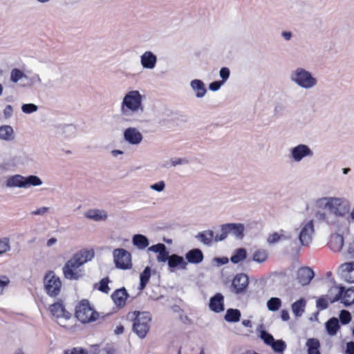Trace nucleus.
<instances>
[{
    "instance_id": "1",
    "label": "nucleus",
    "mask_w": 354,
    "mask_h": 354,
    "mask_svg": "<svg viewBox=\"0 0 354 354\" xmlns=\"http://www.w3.org/2000/svg\"><path fill=\"white\" fill-rule=\"evenodd\" d=\"M313 212L315 219L319 223L336 228L344 233L348 230L350 221L345 218L350 213V218L354 221V208L351 211L349 201L343 197L322 196L313 200Z\"/></svg>"
},
{
    "instance_id": "2",
    "label": "nucleus",
    "mask_w": 354,
    "mask_h": 354,
    "mask_svg": "<svg viewBox=\"0 0 354 354\" xmlns=\"http://www.w3.org/2000/svg\"><path fill=\"white\" fill-rule=\"evenodd\" d=\"M93 250H81L75 253L62 268L64 277L69 280H77L84 276L82 266L94 257Z\"/></svg>"
},
{
    "instance_id": "3",
    "label": "nucleus",
    "mask_w": 354,
    "mask_h": 354,
    "mask_svg": "<svg viewBox=\"0 0 354 354\" xmlns=\"http://www.w3.org/2000/svg\"><path fill=\"white\" fill-rule=\"evenodd\" d=\"M145 95L138 90L127 91L120 104V114L127 121H137L132 120L134 116H140L145 112L143 100Z\"/></svg>"
},
{
    "instance_id": "4",
    "label": "nucleus",
    "mask_w": 354,
    "mask_h": 354,
    "mask_svg": "<svg viewBox=\"0 0 354 354\" xmlns=\"http://www.w3.org/2000/svg\"><path fill=\"white\" fill-rule=\"evenodd\" d=\"M290 80L304 90H310L317 86V79L311 72L302 67H297L291 71Z\"/></svg>"
},
{
    "instance_id": "5",
    "label": "nucleus",
    "mask_w": 354,
    "mask_h": 354,
    "mask_svg": "<svg viewBox=\"0 0 354 354\" xmlns=\"http://www.w3.org/2000/svg\"><path fill=\"white\" fill-rule=\"evenodd\" d=\"M306 209H311L313 212V202L311 205H307ZM313 217H314L313 216ZM314 221L317 222L315 218L313 219L305 220L301 223L298 228L297 239L301 246H308L313 241V236L315 234V225Z\"/></svg>"
},
{
    "instance_id": "6",
    "label": "nucleus",
    "mask_w": 354,
    "mask_h": 354,
    "mask_svg": "<svg viewBox=\"0 0 354 354\" xmlns=\"http://www.w3.org/2000/svg\"><path fill=\"white\" fill-rule=\"evenodd\" d=\"M48 310L59 325L66 328H70L72 326V315L66 309L62 300H58L50 305Z\"/></svg>"
},
{
    "instance_id": "7",
    "label": "nucleus",
    "mask_w": 354,
    "mask_h": 354,
    "mask_svg": "<svg viewBox=\"0 0 354 354\" xmlns=\"http://www.w3.org/2000/svg\"><path fill=\"white\" fill-rule=\"evenodd\" d=\"M133 331L141 339L146 337L151 327V317L147 312H134Z\"/></svg>"
},
{
    "instance_id": "8",
    "label": "nucleus",
    "mask_w": 354,
    "mask_h": 354,
    "mask_svg": "<svg viewBox=\"0 0 354 354\" xmlns=\"http://www.w3.org/2000/svg\"><path fill=\"white\" fill-rule=\"evenodd\" d=\"M44 287L50 297H57L62 290V283L59 277L55 272L48 271L44 277Z\"/></svg>"
},
{
    "instance_id": "9",
    "label": "nucleus",
    "mask_w": 354,
    "mask_h": 354,
    "mask_svg": "<svg viewBox=\"0 0 354 354\" xmlns=\"http://www.w3.org/2000/svg\"><path fill=\"white\" fill-rule=\"evenodd\" d=\"M75 316L82 323H88L97 319L95 312L86 300L82 301L76 307Z\"/></svg>"
},
{
    "instance_id": "10",
    "label": "nucleus",
    "mask_w": 354,
    "mask_h": 354,
    "mask_svg": "<svg viewBox=\"0 0 354 354\" xmlns=\"http://www.w3.org/2000/svg\"><path fill=\"white\" fill-rule=\"evenodd\" d=\"M113 259L118 269L125 270L132 268L131 254L123 248H117L113 251Z\"/></svg>"
},
{
    "instance_id": "11",
    "label": "nucleus",
    "mask_w": 354,
    "mask_h": 354,
    "mask_svg": "<svg viewBox=\"0 0 354 354\" xmlns=\"http://www.w3.org/2000/svg\"><path fill=\"white\" fill-rule=\"evenodd\" d=\"M314 156L312 149L306 144H299L289 149V157L295 162H300L304 159Z\"/></svg>"
},
{
    "instance_id": "12",
    "label": "nucleus",
    "mask_w": 354,
    "mask_h": 354,
    "mask_svg": "<svg viewBox=\"0 0 354 354\" xmlns=\"http://www.w3.org/2000/svg\"><path fill=\"white\" fill-rule=\"evenodd\" d=\"M124 140L133 146L139 145L143 139L142 133L136 127H128L123 132Z\"/></svg>"
},
{
    "instance_id": "13",
    "label": "nucleus",
    "mask_w": 354,
    "mask_h": 354,
    "mask_svg": "<svg viewBox=\"0 0 354 354\" xmlns=\"http://www.w3.org/2000/svg\"><path fill=\"white\" fill-rule=\"evenodd\" d=\"M337 272L346 281L354 283V261L340 265Z\"/></svg>"
},
{
    "instance_id": "14",
    "label": "nucleus",
    "mask_w": 354,
    "mask_h": 354,
    "mask_svg": "<svg viewBox=\"0 0 354 354\" xmlns=\"http://www.w3.org/2000/svg\"><path fill=\"white\" fill-rule=\"evenodd\" d=\"M84 216L87 219L95 221H106L109 218V214L106 210L103 209H89L84 212Z\"/></svg>"
},
{
    "instance_id": "15",
    "label": "nucleus",
    "mask_w": 354,
    "mask_h": 354,
    "mask_svg": "<svg viewBox=\"0 0 354 354\" xmlns=\"http://www.w3.org/2000/svg\"><path fill=\"white\" fill-rule=\"evenodd\" d=\"M157 57L151 51H145L140 56V64L143 68L153 70L157 64Z\"/></svg>"
},
{
    "instance_id": "16",
    "label": "nucleus",
    "mask_w": 354,
    "mask_h": 354,
    "mask_svg": "<svg viewBox=\"0 0 354 354\" xmlns=\"http://www.w3.org/2000/svg\"><path fill=\"white\" fill-rule=\"evenodd\" d=\"M168 266L171 272L174 271V269L186 270L187 262L183 257L174 254L170 255Z\"/></svg>"
},
{
    "instance_id": "17",
    "label": "nucleus",
    "mask_w": 354,
    "mask_h": 354,
    "mask_svg": "<svg viewBox=\"0 0 354 354\" xmlns=\"http://www.w3.org/2000/svg\"><path fill=\"white\" fill-rule=\"evenodd\" d=\"M328 245L330 250L335 252H342L344 245V239L343 235L339 233L332 234L330 238Z\"/></svg>"
},
{
    "instance_id": "18",
    "label": "nucleus",
    "mask_w": 354,
    "mask_h": 354,
    "mask_svg": "<svg viewBox=\"0 0 354 354\" xmlns=\"http://www.w3.org/2000/svg\"><path fill=\"white\" fill-rule=\"evenodd\" d=\"M313 277L314 272L308 267L301 268L297 271V278L299 283L302 286L308 284Z\"/></svg>"
},
{
    "instance_id": "19",
    "label": "nucleus",
    "mask_w": 354,
    "mask_h": 354,
    "mask_svg": "<svg viewBox=\"0 0 354 354\" xmlns=\"http://www.w3.org/2000/svg\"><path fill=\"white\" fill-rule=\"evenodd\" d=\"M248 285V277L246 274L241 273L236 274L232 281V286L236 293L243 292Z\"/></svg>"
},
{
    "instance_id": "20",
    "label": "nucleus",
    "mask_w": 354,
    "mask_h": 354,
    "mask_svg": "<svg viewBox=\"0 0 354 354\" xmlns=\"http://www.w3.org/2000/svg\"><path fill=\"white\" fill-rule=\"evenodd\" d=\"M6 187L8 188H24L25 189V176L20 174L10 176L6 181Z\"/></svg>"
},
{
    "instance_id": "21",
    "label": "nucleus",
    "mask_w": 354,
    "mask_h": 354,
    "mask_svg": "<svg viewBox=\"0 0 354 354\" xmlns=\"http://www.w3.org/2000/svg\"><path fill=\"white\" fill-rule=\"evenodd\" d=\"M129 295L124 288L116 290L111 295L114 304L118 307H123Z\"/></svg>"
},
{
    "instance_id": "22",
    "label": "nucleus",
    "mask_w": 354,
    "mask_h": 354,
    "mask_svg": "<svg viewBox=\"0 0 354 354\" xmlns=\"http://www.w3.org/2000/svg\"><path fill=\"white\" fill-rule=\"evenodd\" d=\"M224 230L236 238L242 239L245 227L241 223H227L224 225Z\"/></svg>"
},
{
    "instance_id": "23",
    "label": "nucleus",
    "mask_w": 354,
    "mask_h": 354,
    "mask_svg": "<svg viewBox=\"0 0 354 354\" xmlns=\"http://www.w3.org/2000/svg\"><path fill=\"white\" fill-rule=\"evenodd\" d=\"M192 89L195 92L197 98L203 97L207 93V89L204 82L201 80H193L190 82Z\"/></svg>"
},
{
    "instance_id": "24",
    "label": "nucleus",
    "mask_w": 354,
    "mask_h": 354,
    "mask_svg": "<svg viewBox=\"0 0 354 354\" xmlns=\"http://www.w3.org/2000/svg\"><path fill=\"white\" fill-rule=\"evenodd\" d=\"M209 308L216 313L224 310L223 296L221 293H217L209 301Z\"/></svg>"
},
{
    "instance_id": "25",
    "label": "nucleus",
    "mask_w": 354,
    "mask_h": 354,
    "mask_svg": "<svg viewBox=\"0 0 354 354\" xmlns=\"http://www.w3.org/2000/svg\"><path fill=\"white\" fill-rule=\"evenodd\" d=\"M15 138L13 128L10 125L0 127V140L6 142H12Z\"/></svg>"
},
{
    "instance_id": "26",
    "label": "nucleus",
    "mask_w": 354,
    "mask_h": 354,
    "mask_svg": "<svg viewBox=\"0 0 354 354\" xmlns=\"http://www.w3.org/2000/svg\"><path fill=\"white\" fill-rule=\"evenodd\" d=\"M187 262L191 263H199L203 259V254L199 249H192L185 254Z\"/></svg>"
},
{
    "instance_id": "27",
    "label": "nucleus",
    "mask_w": 354,
    "mask_h": 354,
    "mask_svg": "<svg viewBox=\"0 0 354 354\" xmlns=\"http://www.w3.org/2000/svg\"><path fill=\"white\" fill-rule=\"evenodd\" d=\"M343 293V287L334 286L331 287L326 297L330 303H334L340 299Z\"/></svg>"
},
{
    "instance_id": "28",
    "label": "nucleus",
    "mask_w": 354,
    "mask_h": 354,
    "mask_svg": "<svg viewBox=\"0 0 354 354\" xmlns=\"http://www.w3.org/2000/svg\"><path fill=\"white\" fill-rule=\"evenodd\" d=\"M132 243L139 250H144L149 245L148 239L142 234H135L132 238Z\"/></svg>"
},
{
    "instance_id": "29",
    "label": "nucleus",
    "mask_w": 354,
    "mask_h": 354,
    "mask_svg": "<svg viewBox=\"0 0 354 354\" xmlns=\"http://www.w3.org/2000/svg\"><path fill=\"white\" fill-rule=\"evenodd\" d=\"M151 275V270L149 266H147L140 275V285L139 289L142 290L145 288L148 283Z\"/></svg>"
},
{
    "instance_id": "30",
    "label": "nucleus",
    "mask_w": 354,
    "mask_h": 354,
    "mask_svg": "<svg viewBox=\"0 0 354 354\" xmlns=\"http://www.w3.org/2000/svg\"><path fill=\"white\" fill-rule=\"evenodd\" d=\"M339 300L345 306H349L354 303V288H350L346 290H343V293Z\"/></svg>"
},
{
    "instance_id": "31",
    "label": "nucleus",
    "mask_w": 354,
    "mask_h": 354,
    "mask_svg": "<svg viewBox=\"0 0 354 354\" xmlns=\"http://www.w3.org/2000/svg\"><path fill=\"white\" fill-rule=\"evenodd\" d=\"M197 238L205 245H210L214 240V234L212 230H205L198 234Z\"/></svg>"
},
{
    "instance_id": "32",
    "label": "nucleus",
    "mask_w": 354,
    "mask_h": 354,
    "mask_svg": "<svg viewBox=\"0 0 354 354\" xmlns=\"http://www.w3.org/2000/svg\"><path fill=\"white\" fill-rule=\"evenodd\" d=\"M326 328L328 332V333L330 335H334L337 333V331L339 328V321L337 318L333 317L330 319L326 323Z\"/></svg>"
},
{
    "instance_id": "33",
    "label": "nucleus",
    "mask_w": 354,
    "mask_h": 354,
    "mask_svg": "<svg viewBox=\"0 0 354 354\" xmlns=\"http://www.w3.org/2000/svg\"><path fill=\"white\" fill-rule=\"evenodd\" d=\"M306 344L308 347V354H320L319 351L320 344L318 339L315 338L308 339Z\"/></svg>"
},
{
    "instance_id": "34",
    "label": "nucleus",
    "mask_w": 354,
    "mask_h": 354,
    "mask_svg": "<svg viewBox=\"0 0 354 354\" xmlns=\"http://www.w3.org/2000/svg\"><path fill=\"white\" fill-rule=\"evenodd\" d=\"M247 257V251L244 248L236 249L232 255L230 260L234 263H238Z\"/></svg>"
},
{
    "instance_id": "35",
    "label": "nucleus",
    "mask_w": 354,
    "mask_h": 354,
    "mask_svg": "<svg viewBox=\"0 0 354 354\" xmlns=\"http://www.w3.org/2000/svg\"><path fill=\"white\" fill-rule=\"evenodd\" d=\"M306 301L304 299H299L292 304V310L297 317H300L304 312Z\"/></svg>"
},
{
    "instance_id": "36",
    "label": "nucleus",
    "mask_w": 354,
    "mask_h": 354,
    "mask_svg": "<svg viewBox=\"0 0 354 354\" xmlns=\"http://www.w3.org/2000/svg\"><path fill=\"white\" fill-rule=\"evenodd\" d=\"M43 184L41 179L37 176L30 175L25 177V189L31 186L39 187Z\"/></svg>"
},
{
    "instance_id": "37",
    "label": "nucleus",
    "mask_w": 354,
    "mask_h": 354,
    "mask_svg": "<svg viewBox=\"0 0 354 354\" xmlns=\"http://www.w3.org/2000/svg\"><path fill=\"white\" fill-rule=\"evenodd\" d=\"M268 257V252L263 249H258L255 250L252 254V260L259 263H264Z\"/></svg>"
},
{
    "instance_id": "38",
    "label": "nucleus",
    "mask_w": 354,
    "mask_h": 354,
    "mask_svg": "<svg viewBox=\"0 0 354 354\" xmlns=\"http://www.w3.org/2000/svg\"><path fill=\"white\" fill-rule=\"evenodd\" d=\"M241 317V313L237 309H228L225 315V319L229 322H239Z\"/></svg>"
},
{
    "instance_id": "39",
    "label": "nucleus",
    "mask_w": 354,
    "mask_h": 354,
    "mask_svg": "<svg viewBox=\"0 0 354 354\" xmlns=\"http://www.w3.org/2000/svg\"><path fill=\"white\" fill-rule=\"evenodd\" d=\"M281 306V301L279 298L272 297L267 302V307L270 311L277 310Z\"/></svg>"
},
{
    "instance_id": "40",
    "label": "nucleus",
    "mask_w": 354,
    "mask_h": 354,
    "mask_svg": "<svg viewBox=\"0 0 354 354\" xmlns=\"http://www.w3.org/2000/svg\"><path fill=\"white\" fill-rule=\"evenodd\" d=\"M26 75L19 68H13L10 72V81L17 83L23 78H26Z\"/></svg>"
},
{
    "instance_id": "41",
    "label": "nucleus",
    "mask_w": 354,
    "mask_h": 354,
    "mask_svg": "<svg viewBox=\"0 0 354 354\" xmlns=\"http://www.w3.org/2000/svg\"><path fill=\"white\" fill-rule=\"evenodd\" d=\"M11 250L9 238L5 237L0 239V256L10 252Z\"/></svg>"
},
{
    "instance_id": "42",
    "label": "nucleus",
    "mask_w": 354,
    "mask_h": 354,
    "mask_svg": "<svg viewBox=\"0 0 354 354\" xmlns=\"http://www.w3.org/2000/svg\"><path fill=\"white\" fill-rule=\"evenodd\" d=\"M274 352L282 353L286 348V344L283 340H274V343L270 345Z\"/></svg>"
},
{
    "instance_id": "43",
    "label": "nucleus",
    "mask_w": 354,
    "mask_h": 354,
    "mask_svg": "<svg viewBox=\"0 0 354 354\" xmlns=\"http://www.w3.org/2000/svg\"><path fill=\"white\" fill-rule=\"evenodd\" d=\"M38 110V106L35 104H24L21 106V111L26 114H30L36 112Z\"/></svg>"
},
{
    "instance_id": "44",
    "label": "nucleus",
    "mask_w": 354,
    "mask_h": 354,
    "mask_svg": "<svg viewBox=\"0 0 354 354\" xmlns=\"http://www.w3.org/2000/svg\"><path fill=\"white\" fill-rule=\"evenodd\" d=\"M260 337L263 340L264 343L268 346H270L272 343H274V339L273 336L266 331H261Z\"/></svg>"
},
{
    "instance_id": "45",
    "label": "nucleus",
    "mask_w": 354,
    "mask_h": 354,
    "mask_svg": "<svg viewBox=\"0 0 354 354\" xmlns=\"http://www.w3.org/2000/svg\"><path fill=\"white\" fill-rule=\"evenodd\" d=\"M339 319L342 324H347L351 320V315L348 311L343 310L340 312Z\"/></svg>"
},
{
    "instance_id": "46",
    "label": "nucleus",
    "mask_w": 354,
    "mask_h": 354,
    "mask_svg": "<svg viewBox=\"0 0 354 354\" xmlns=\"http://www.w3.org/2000/svg\"><path fill=\"white\" fill-rule=\"evenodd\" d=\"M166 184L165 181L160 180L149 186V188L157 192H162L165 190Z\"/></svg>"
},
{
    "instance_id": "47",
    "label": "nucleus",
    "mask_w": 354,
    "mask_h": 354,
    "mask_svg": "<svg viewBox=\"0 0 354 354\" xmlns=\"http://www.w3.org/2000/svg\"><path fill=\"white\" fill-rule=\"evenodd\" d=\"M165 245L163 243H158L156 245H153L151 247L148 248V251L152 252L157 254H160L162 252H165V250L166 249Z\"/></svg>"
},
{
    "instance_id": "48",
    "label": "nucleus",
    "mask_w": 354,
    "mask_h": 354,
    "mask_svg": "<svg viewBox=\"0 0 354 354\" xmlns=\"http://www.w3.org/2000/svg\"><path fill=\"white\" fill-rule=\"evenodd\" d=\"M10 279L6 276L0 277V295H2L4 290L8 287L10 284Z\"/></svg>"
},
{
    "instance_id": "49",
    "label": "nucleus",
    "mask_w": 354,
    "mask_h": 354,
    "mask_svg": "<svg viewBox=\"0 0 354 354\" xmlns=\"http://www.w3.org/2000/svg\"><path fill=\"white\" fill-rule=\"evenodd\" d=\"M219 75L221 78V82L225 84L229 79L230 75V71L227 67H223L220 69Z\"/></svg>"
},
{
    "instance_id": "50",
    "label": "nucleus",
    "mask_w": 354,
    "mask_h": 354,
    "mask_svg": "<svg viewBox=\"0 0 354 354\" xmlns=\"http://www.w3.org/2000/svg\"><path fill=\"white\" fill-rule=\"evenodd\" d=\"M109 282V280L108 278L102 279L99 283L98 290L103 292L109 293L110 290V288L108 286Z\"/></svg>"
},
{
    "instance_id": "51",
    "label": "nucleus",
    "mask_w": 354,
    "mask_h": 354,
    "mask_svg": "<svg viewBox=\"0 0 354 354\" xmlns=\"http://www.w3.org/2000/svg\"><path fill=\"white\" fill-rule=\"evenodd\" d=\"M345 253L351 257L354 256V234L352 236L351 240L347 243Z\"/></svg>"
},
{
    "instance_id": "52",
    "label": "nucleus",
    "mask_w": 354,
    "mask_h": 354,
    "mask_svg": "<svg viewBox=\"0 0 354 354\" xmlns=\"http://www.w3.org/2000/svg\"><path fill=\"white\" fill-rule=\"evenodd\" d=\"M50 211V208L48 207H41L39 208H37V209L32 211L31 212L32 215L35 216H44L48 213Z\"/></svg>"
},
{
    "instance_id": "53",
    "label": "nucleus",
    "mask_w": 354,
    "mask_h": 354,
    "mask_svg": "<svg viewBox=\"0 0 354 354\" xmlns=\"http://www.w3.org/2000/svg\"><path fill=\"white\" fill-rule=\"evenodd\" d=\"M170 258V256L169 255V252L167 250V248L165 250V252H161L157 256V261L159 263L162 262H169V259Z\"/></svg>"
},
{
    "instance_id": "54",
    "label": "nucleus",
    "mask_w": 354,
    "mask_h": 354,
    "mask_svg": "<svg viewBox=\"0 0 354 354\" xmlns=\"http://www.w3.org/2000/svg\"><path fill=\"white\" fill-rule=\"evenodd\" d=\"M228 234H229V232L228 231H225L224 230V225H223L221 226V234H217L214 235V241H223V240H224L227 237Z\"/></svg>"
},
{
    "instance_id": "55",
    "label": "nucleus",
    "mask_w": 354,
    "mask_h": 354,
    "mask_svg": "<svg viewBox=\"0 0 354 354\" xmlns=\"http://www.w3.org/2000/svg\"><path fill=\"white\" fill-rule=\"evenodd\" d=\"M329 300L328 297H321L317 301V306L321 309H325L328 306Z\"/></svg>"
},
{
    "instance_id": "56",
    "label": "nucleus",
    "mask_w": 354,
    "mask_h": 354,
    "mask_svg": "<svg viewBox=\"0 0 354 354\" xmlns=\"http://www.w3.org/2000/svg\"><path fill=\"white\" fill-rule=\"evenodd\" d=\"M224 84L220 81H214L209 84V88L212 91H216L221 88Z\"/></svg>"
},
{
    "instance_id": "57",
    "label": "nucleus",
    "mask_w": 354,
    "mask_h": 354,
    "mask_svg": "<svg viewBox=\"0 0 354 354\" xmlns=\"http://www.w3.org/2000/svg\"><path fill=\"white\" fill-rule=\"evenodd\" d=\"M280 241L290 240L292 237L290 232L281 230L279 232Z\"/></svg>"
},
{
    "instance_id": "58",
    "label": "nucleus",
    "mask_w": 354,
    "mask_h": 354,
    "mask_svg": "<svg viewBox=\"0 0 354 354\" xmlns=\"http://www.w3.org/2000/svg\"><path fill=\"white\" fill-rule=\"evenodd\" d=\"M278 241H280L279 232H274L268 237V242L269 243H275Z\"/></svg>"
},
{
    "instance_id": "59",
    "label": "nucleus",
    "mask_w": 354,
    "mask_h": 354,
    "mask_svg": "<svg viewBox=\"0 0 354 354\" xmlns=\"http://www.w3.org/2000/svg\"><path fill=\"white\" fill-rule=\"evenodd\" d=\"M98 354H117L116 350L110 346L104 347Z\"/></svg>"
},
{
    "instance_id": "60",
    "label": "nucleus",
    "mask_w": 354,
    "mask_h": 354,
    "mask_svg": "<svg viewBox=\"0 0 354 354\" xmlns=\"http://www.w3.org/2000/svg\"><path fill=\"white\" fill-rule=\"evenodd\" d=\"M13 109L11 105H6L3 109V115L5 118H10L12 115Z\"/></svg>"
},
{
    "instance_id": "61",
    "label": "nucleus",
    "mask_w": 354,
    "mask_h": 354,
    "mask_svg": "<svg viewBox=\"0 0 354 354\" xmlns=\"http://www.w3.org/2000/svg\"><path fill=\"white\" fill-rule=\"evenodd\" d=\"M64 354H87V353L82 348H75L65 351Z\"/></svg>"
},
{
    "instance_id": "62",
    "label": "nucleus",
    "mask_w": 354,
    "mask_h": 354,
    "mask_svg": "<svg viewBox=\"0 0 354 354\" xmlns=\"http://www.w3.org/2000/svg\"><path fill=\"white\" fill-rule=\"evenodd\" d=\"M187 161L184 158H176L171 160V165L175 167L176 165L186 164Z\"/></svg>"
},
{
    "instance_id": "63",
    "label": "nucleus",
    "mask_w": 354,
    "mask_h": 354,
    "mask_svg": "<svg viewBox=\"0 0 354 354\" xmlns=\"http://www.w3.org/2000/svg\"><path fill=\"white\" fill-rule=\"evenodd\" d=\"M346 354H354V342L347 343Z\"/></svg>"
},
{
    "instance_id": "64",
    "label": "nucleus",
    "mask_w": 354,
    "mask_h": 354,
    "mask_svg": "<svg viewBox=\"0 0 354 354\" xmlns=\"http://www.w3.org/2000/svg\"><path fill=\"white\" fill-rule=\"evenodd\" d=\"M281 317L283 321H288L290 319L289 313L286 310H282L281 312Z\"/></svg>"
}]
</instances>
